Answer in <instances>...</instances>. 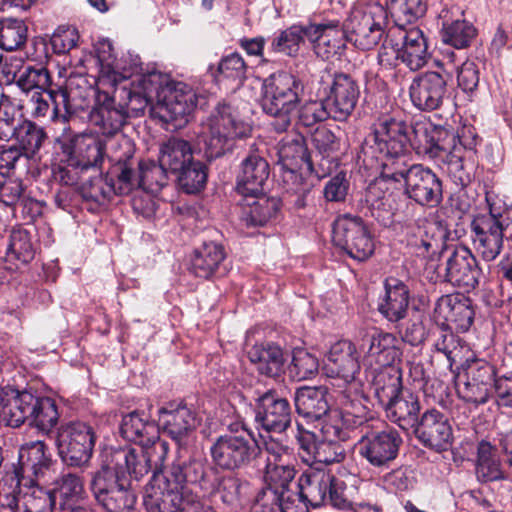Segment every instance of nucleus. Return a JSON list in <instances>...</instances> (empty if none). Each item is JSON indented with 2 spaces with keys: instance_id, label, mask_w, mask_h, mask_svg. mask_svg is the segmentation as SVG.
Listing matches in <instances>:
<instances>
[{
  "instance_id": "1",
  "label": "nucleus",
  "mask_w": 512,
  "mask_h": 512,
  "mask_svg": "<svg viewBox=\"0 0 512 512\" xmlns=\"http://www.w3.org/2000/svg\"><path fill=\"white\" fill-rule=\"evenodd\" d=\"M415 133L418 154L434 159L456 186L464 190L474 181L481 142L474 127L463 126L454 133L441 125L419 124Z\"/></svg>"
},
{
  "instance_id": "2",
  "label": "nucleus",
  "mask_w": 512,
  "mask_h": 512,
  "mask_svg": "<svg viewBox=\"0 0 512 512\" xmlns=\"http://www.w3.org/2000/svg\"><path fill=\"white\" fill-rule=\"evenodd\" d=\"M359 354L349 340L333 344L327 356L325 370L327 376L339 381L337 400L342 407V422L347 427L362 426L368 420V397L363 390L360 374Z\"/></svg>"
},
{
  "instance_id": "3",
  "label": "nucleus",
  "mask_w": 512,
  "mask_h": 512,
  "mask_svg": "<svg viewBox=\"0 0 512 512\" xmlns=\"http://www.w3.org/2000/svg\"><path fill=\"white\" fill-rule=\"evenodd\" d=\"M278 156L283 200L294 210L311 206L315 200L314 184L298 171L305 164L315 174L314 160L308 152L304 137L297 135L293 139L282 140Z\"/></svg>"
},
{
  "instance_id": "4",
  "label": "nucleus",
  "mask_w": 512,
  "mask_h": 512,
  "mask_svg": "<svg viewBox=\"0 0 512 512\" xmlns=\"http://www.w3.org/2000/svg\"><path fill=\"white\" fill-rule=\"evenodd\" d=\"M2 416L6 424L18 428L25 422L49 433L58 423L55 401L32 389L19 390L7 385L0 390Z\"/></svg>"
},
{
  "instance_id": "5",
  "label": "nucleus",
  "mask_w": 512,
  "mask_h": 512,
  "mask_svg": "<svg viewBox=\"0 0 512 512\" xmlns=\"http://www.w3.org/2000/svg\"><path fill=\"white\" fill-rule=\"evenodd\" d=\"M487 213L474 216L471 232L474 248L487 262L495 260L503 249L504 232L512 224L510 207L492 188L485 189Z\"/></svg>"
},
{
  "instance_id": "6",
  "label": "nucleus",
  "mask_w": 512,
  "mask_h": 512,
  "mask_svg": "<svg viewBox=\"0 0 512 512\" xmlns=\"http://www.w3.org/2000/svg\"><path fill=\"white\" fill-rule=\"evenodd\" d=\"M374 396L386 417L404 431H411L421 416L419 396L403 388L398 369L377 373L373 382Z\"/></svg>"
},
{
  "instance_id": "7",
  "label": "nucleus",
  "mask_w": 512,
  "mask_h": 512,
  "mask_svg": "<svg viewBox=\"0 0 512 512\" xmlns=\"http://www.w3.org/2000/svg\"><path fill=\"white\" fill-rule=\"evenodd\" d=\"M209 452L217 469L234 472L250 467L260 456L261 449L254 431L245 422L236 421L215 439Z\"/></svg>"
},
{
  "instance_id": "8",
  "label": "nucleus",
  "mask_w": 512,
  "mask_h": 512,
  "mask_svg": "<svg viewBox=\"0 0 512 512\" xmlns=\"http://www.w3.org/2000/svg\"><path fill=\"white\" fill-rule=\"evenodd\" d=\"M303 90L302 81L288 72L274 73L264 79L260 104L263 112L273 117L270 125L275 132H286L291 126L292 113Z\"/></svg>"
},
{
  "instance_id": "9",
  "label": "nucleus",
  "mask_w": 512,
  "mask_h": 512,
  "mask_svg": "<svg viewBox=\"0 0 512 512\" xmlns=\"http://www.w3.org/2000/svg\"><path fill=\"white\" fill-rule=\"evenodd\" d=\"M296 493V510L308 505L317 508L330 504L339 509L350 505L344 481L321 467L310 468L300 476Z\"/></svg>"
},
{
  "instance_id": "10",
  "label": "nucleus",
  "mask_w": 512,
  "mask_h": 512,
  "mask_svg": "<svg viewBox=\"0 0 512 512\" xmlns=\"http://www.w3.org/2000/svg\"><path fill=\"white\" fill-rule=\"evenodd\" d=\"M90 490L108 512H130L136 504L137 497L128 477L112 465L107 453L101 467L92 474Z\"/></svg>"
},
{
  "instance_id": "11",
  "label": "nucleus",
  "mask_w": 512,
  "mask_h": 512,
  "mask_svg": "<svg viewBox=\"0 0 512 512\" xmlns=\"http://www.w3.org/2000/svg\"><path fill=\"white\" fill-rule=\"evenodd\" d=\"M419 124H432L429 121H416L409 125L401 117L386 115L378 119L364 142L363 152L367 156L383 155L388 153L408 152L411 146L418 154L415 144L416 127Z\"/></svg>"
},
{
  "instance_id": "12",
  "label": "nucleus",
  "mask_w": 512,
  "mask_h": 512,
  "mask_svg": "<svg viewBox=\"0 0 512 512\" xmlns=\"http://www.w3.org/2000/svg\"><path fill=\"white\" fill-rule=\"evenodd\" d=\"M403 439L391 426L372 428L364 426L355 449L362 460L381 471L389 469L397 459Z\"/></svg>"
},
{
  "instance_id": "13",
  "label": "nucleus",
  "mask_w": 512,
  "mask_h": 512,
  "mask_svg": "<svg viewBox=\"0 0 512 512\" xmlns=\"http://www.w3.org/2000/svg\"><path fill=\"white\" fill-rule=\"evenodd\" d=\"M205 153L208 158H218L232 147V141L250 135L251 127L237 120L227 104H219L204 125Z\"/></svg>"
},
{
  "instance_id": "14",
  "label": "nucleus",
  "mask_w": 512,
  "mask_h": 512,
  "mask_svg": "<svg viewBox=\"0 0 512 512\" xmlns=\"http://www.w3.org/2000/svg\"><path fill=\"white\" fill-rule=\"evenodd\" d=\"M325 99L332 109L334 121H347L353 114L359 97L358 81L349 73L324 69L319 80Z\"/></svg>"
},
{
  "instance_id": "15",
  "label": "nucleus",
  "mask_w": 512,
  "mask_h": 512,
  "mask_svg": "<svg viewBox=\"0 0 512 512\" xmlns=\"http://www.w3.org/2000/svg\"><path fill=\"white\" fill-rule=\"evenodd\" d=\"M96 438L94 428L85 422L65 423L57 431L58 454L66 465L82 467L92 457Z\"/></svg>"
},
{
  "instance_id": "16",
  "label": "nucleus",
  "mask_w": 512,
  "mask_h": 512,
  "mask_svg": "<svg viewBox=\"0 0 512 512\" xmlns=\"http://www.w3.org/2000/svg\"><path fill=\"white\" fill-rule=\"evenodd\" d=\"M387 24L388 13L381 5L356 10L346 23L347 39L361 50H370L381 41Z\"/></svg>"
},
{
  "instance_id": "17",
  "label": "nucleus",
  "mask_w": 512,
  "mask_h": 512,
  "mask_svg": "<svg viewBox=\"0 0 512 512\" xmlns=\"http://www.w3.org/2000/svg\"><path fill=\"white\" fill-rule=\"evenodd\" d=\"M333 242L352 259L365 261L374 253V241L364 224L357 216L345 215L338 219L333 228Z\"/></svg>"
},
{
  "instance_id": "18",
  "label": "nucleus",
  "mask_w": 512,
  "mask_h": 512,
  "mask_svg": "<svg viewBox=\"0 0 512 512\" xmlns=\"http://www.w3.org/2000/svg\"><path fill=\"white\" fill-rule=\"evenodd\" d=\"M110 167L106 179L117 195H126L139 186L140 161L135 157L134 144L123 139L119 143V150L110 156Z\"/></svg>"
},
{
  "instance_id": "19",
  "label": "nucleus",
  "mask_w": 512,
  "mask_h": 512,
  "mask_svg": "<svg viewBox=\"0 0 512 512\" xmlns=\"http://www.w3.org/2000/svg\"><path fill=\"white\" fill-rule=\"evenodd\" d=\"M448 74L426 71L415 76L409 86L413 106L422 112L440 109L449 98Z\"/></svg>"
},
{
  "instance_id": "20",
  "label": "nucleus",
  "mask_w": 512,
  "mask_h": 512,
  "mask_svg": "<svg viewBox=\"0 0 512 512\" xmlns=\"http://www.w3.org/2000/svg\"><path fill=\"white\" fill-rule=\"evenodd\" d=\"M254 422L258 429L266 432L283 433L292 422L289 401L276 390L269 389L255 398Z\"/></svg>"
},
{
  "instance_id": "21",
  "label": "nucleus",
  "mask_w": 512,
  "mask_h": 512,
  "mask_svg": "<svg viewBox=\"0 0 512 512\" xmlns=\"http://www.w3.org/2000/svg\"><path fill=\"white\" fill-rule=\"evenodd\" d=\"M196 410L183 401H172L158 410V429L181 447L187 444L192 433L200 425Z\"/></svg>"
},
{
  "instance_id": "22",
  "label": "nucleus",
  "mask_w": 512,
  "mask_h": 512,
  "mask_svg": "<svg viewBox=\"0 0 512 512\" xmlns=\"http://www.w3.org/2000/svg\"><path fill=\"white\" fill-rule=\"evenodd\" d=\"M154 473L181 492H193L191 486L202 491L212 487L209 481L212 471H208L205 463L196 458H177L165 470Z\"/></svg>"
},
{
  "instance_id": "23",
  "label": "nucleus",
  "mask_w": 512,
  "mask_h": 512,
  "mask_svg": "<svg viewBox=\"0 0 512 512\" xmlns=\"http://www.w3.org/2000/svg\"><path fill=\"white\" fill-rule=\"evenodd\" d=\"M411 431L424 447L436 452L447 451L453 442L449 418L435 408L425 410Z\"/></svg>"
},
{
  "instance_id": "24",
  "label": "nucleus",
  "mask_w": 512,
  "mask_h": 512,
  "mask_svg": "<svg viewBox=\"0 0 512 512\" xmlns=\"http://www.w3.org/2000/svg\"><path fill=\"white\" fill-rule=\"evenodd\" d=\"M434 318L449 331L467 332L475 318L473 302L461 293L442 295L436 301Z\"/></svg>"
},
{
  "instance_id": "25",
  "label": "nucleus",
  "mask_w": 512,
  "mask_h": 512,
  "mask_svg": "<svg viewBox=\"0 0 512 512\" xmlns=\"http://www.w3.org/2000/svg\"><path fill=\"white\" fill-rule=\"evenodd\" d=\"M119 430L124 439L143 448L152 447V451L158 455L159 460L165 461L169 444L160 439V431L154 421L134 411L123 416Z\"/></svg>"
},
{
  "instance_id": "26",
  "label": "nucleus",
  "mask_w": 512,
  "mask_h": 512,
  "mask_svg": "<svg viewBox=\"0 0 512 512\" xmlns=\"http://www.w3.org/2000/svg\"><path fill=\"white\" fill-rule=\"evenodd\" d=\"M408 199L425 208H435L443 200V184L440 177L429 167L418 164L403 184Z\"/></svg>"
},
{
  "instance_id": "27",
  "label": "nucleus",
  "mask_w": 512,
  "mask_h": 512,
  "mask_svg": "<svg viewBox=\"0 0 512 512\" xmlns=\"http://www.w3.org/2000/svg\"><path fill=\"white\" fill-rule=\"evenodd\" d=\"M482 271L476 257L467 247L454 249L446 258L444 281L469 292L479 284Z\"/></svg>"
},
{
  "instance_id": "28",
  "label": "nucleus",
  "mask_w": 512,
  "mask_h": 512,
  "mask_svg": "<svg viewBox=\"0 0 512 512\" xmlns=\"http://www.w3.org/2000/svg\"><path fill=\"white\" fill-rule=\"evenodd\" d=\"M110 458L112 465L116 466L121 474L128 477L129 481H140L152 469V463L155 468L162 465L164 461H160L158 455L149 448H118L111 449L106 452Z\"/></svg>"
},
{
  "instance_id": "29",
  "label": "nucleus",
  "mask_w": 512,
  "mask_h": 512,
  "mask_svg": "<svg viewBox=\"0 0 512 512\" xmlns=\"http://www.w3.org/2000/svg\"><path fill=\"white\" fill-rule=\"evenodd\" d=\"M52 466L51 453L43 441L25 443L19 449L18 466L13 469L12 480L16 481L18 487L25 477L35 479L45 477Z\"/></svg>"
},
{
  "instance_id": "30",
  "label": "nucleus",
  "mask_w": 512,
  "mask_h": 512,
  "mask_svg": "<svg viewBox=\"0 0 512 512\" xmlns=\"http://www.w3.org/2000/svg\"><path fill=\"white\" fill-rule=\"evenodd\" d=\"M30 105L33 118H48L54 123H67L74 114L69 94L64 88L35 91L30 99Z\"/></svg>"
},
{
  "instance_id": "31",
  "label": "nucleus",
  "mask_w": 512,
  "mask_h": 512,
  "mask_svg": "<svg viewBox=\"0 0 512 512\" xmlns=\"http://www.w3.org/2000/svg\"><path fill=\"white\" fill-rule=\"evenodd\" d=\"M194 492H181L153 473L144 497L147 512H186L187 496Z\"/></svg>"
},
{
  "instance_id": "32",
  "label": "nucleus",
  "mask_w": 512,
  "mask_h": 512,
  "mask_svg": "<svg viewBox=\"0 0 512 512\" xmlns=\"http://www.w3.org/2000/svg\"><path fill=\"white\" fill-rule=\"evenodd\" d=\"M399 340L392 333L374 330L366 333L362 339V348L365 350V360L369 365L376 364L378 373L395 369L393 364L400 360L402 352Z\"/></svg>"
},
{
  "instance_id": "33",
  "label": "nucleus",
  "mask_w": 512,
  "mask_h": 512,
  "mask_svg": "<svg viewBox=\"0 0 512 512\" xmlns=\"http://www.w3.org/2000/svg\"><path fill=\"white\" fill-rule=\"evenodd\" d=\"M197 104L195 92L184 83H177L169 89L159 106L160 119L165 123L181 127L188 122L187 116L191 114Z\"/></svg>"
},
{
  "instance_id": "34",
  "label": "nucleus",
  "mask_w": 512,
  "mask_h": 512,
  "mask_svg": "<svg viewBox=\"0 0 512 512\" xmlns=\"http://www.w3.org/2000/svg\"><path fill=\"white\" fill-rule=\"evenodd\" d=\"M127 112L116 101V95L100 93L95 106L89 113L90 124L103 136H114L127 123Z\"/></svg>"
},
{
  "instance_id": "35",
  "label": "nucleus",
  "mask_w": 512,
  "mask_h": 512,
  "mask_svg": "<svg viewBox=\"0 0 512 512\" xmlns=\"http://www.w3.org/2000/svg\"><path fill=\"white\" fill-rule=\"evenodd\" d=\"M312 145L315 149L312 160L315 175L324 178L330 175L339 165L341 139L326 127H319L312 134Z\"/></svg>"
},
{
  "instance_id": "36",
  "label": "nucleus",
  "mask_w": 512,
  "mask_h": 512,
  "mask_svg": "<svg viewBox=\"0 0 512 512\" xmlns=\"http://www.w3.org/2000/svg\"><path fill=\"white\" fill-rule=\"evenodd\" d=\"M209 481L212 487L203 492L218 498L227 509L237 511L244 505L250 490L247 481L235 475H219L213 471Z\"/></svg>"
},
{
  "instance_id": "37",
  "label": "nucleus",
  "mask_w": 512,
  "mask_h": 512,
  "mask_svg": "<svg viewBox=\"0 0 512 512\" xmlns=\"http://www.w3.org/2000/svg\"><path fill=\"white\" fill-rule=\"evenodd\" d=\"M269 175L270 166L266 159L257 154H250L241 163L236 190L243 197L259 196L264 193V185Z\"/></svg>"
},
{
  "instance_id": "38",
  "label": "nucleus",
  "mask_w": 512,
  "mask_h": 512,
  "mask_svg": "<svg viewBox=\"0 0 512 512\" xmlns=\"http://www.w3.org/2000/svg\"><path fill=\"white\" fill-rule=\"evenodd\" d=\"M321 432L323 438L313 447V454L307 457V465L310 468L338 463L345 457L343 448L338 444V441H343L347 437L342 428L326 423L322 426Z\"/></svg>"
},
{
  "instance_id": "39",
  "label": "nucleus",
  "mask_w": 512,
  "mask_h": 512,
  "mask_svg": "<svg viewBox=\"0 0 512 512\" xmlns=\"http://www.w3.org/2000/svg\"><path fill=\"white\" fill-rule=\"evenodd\" d=\"M346 32L338 24L308 25V40L318 57L329 60L344 49Z\"/></svg>"
},
{
  "instance_id": "40",
  "label": "nucleus",
  "mask_w": 512,
  "mask_h": 512,
  "mask_svg": "<svg viewBox=\"0 0 512 512\" xmlns=\"http://www.w3.org/2000/svg\"><path fill=\"white\" fill-rule=\"evenodd\" d=\"M385 294L379 300L378 311L390 322H399L408 313L409 289L397 278H387L384 282Z\"/></svg>"
},
{
  "instance_id": "41",
  "label": "nucleus",
  "mask_w": 512,
  "mask_h": 512,
  "mask_svg": "<svg viewBox=\"0 0 512 512\" xmlns=\"http://www.w3.org/2000/svg\"><path fill=\"white\" fill-rule=\"evenodd\" d=\"M248 358L261 375L277 378L284 373V352L273 342L255 344L249 349Z\"/></svg>"
},
{
  "instance_id": "42",
  "label": "nucleus",
  "mask_w": 512,
  "mask_h": 512,
  "mask_svg": "<svg viewBox=\"0 0 512 512\" xmlns=\"http://www.w3.org/2000/svg\"><path fill=\"white\" fill-rule=\"evenodd\" d=\"M295 468L290 464L272 463L266 465L265 483L266 489L276 492L284 498V501L296 505L298 481H294Z\"/></svg>"
},
{
  "instance_id": "43",
  "label": "nucleus",
  "mask_w": 512,
  "mask_h": 512,
  "mask_svg": "<svg viewBox=\"0 0 512 512\" xmlns=\"http://www.w3.org/2000/svg\"><path fill=\"white\" fill-rule=\"evenodd\" d=\"M3 506L9 512H52L57 507L49 489L40 486H33L18 495H6Z\"/></svg>"
},
{
  "instance_id": "44",
  "label": "nucleus",
  "mask_w": 512,
  "mask_h": 512,
  "mask_svg": "<svg viewBox=\"0 0 512 512\" xmlns=\"http://www.w3.org/2000/svg\"><path fill=\"white\" fill-rule=\"evenodd\" d=\"M294 403L297 413L311 421L320 420L325 416L330 406L325 387H301L296 390Z\"/></svg>"
},
{
  "instance_id": "45",
  "label": "nucleus",
  "mask_w": 512,
  "mask_h": 512,
  "mask_svg": "<svg viewBox=\"0 0 512 512\" xmlns=\"http://www.w3.org/2000/svg\"><path fill=\"white\" fill-rule=\"evenodd\" d=\"M241 221L247 227H261L274 219L279 211V201L264 193L256 197H244Z\"/></svg>"
},
{
  "instance_id": "46",
  "label": "nucleus",
  "mask_w": 512,
  "mask_h": 512,
  "mask_svg": "<svg viewBox=\"0 0 512 512\" xmlns=\"http://www.w3.org/2000/svg\"><path fill=\"white\" fill-rule=\"evenodd\" d=\"M49 491L58 507L77 504L84 499V479L78 473L63 472L52 481Z\"/></svg>"
},
{
  "instance_id": "47",
  "label": "nucleus",
  "mask_w": 512,
  "mask_h": 512,
  "mask_svg": "<svg viewBox=\"0 0 512 512\" xmlns=\"http://www.w3.org/2000/svg\"><path fill=\"white\" fill-rule=\"evenodd\" d=\"M225 258L226 253L221 244L204 242L194 250L190 270L195 276L208 279L216 273Z\"/></svg>"
},
{
  "instance_id": "48",
  "label": "nucleus",
  "mask_w": 512,
  "mask_h": 512,
  "mask_svg": "<svg viewBox=\"0 0 512 512\" xmlns=\"http://www.w3.org/2000/svg\"><path fill=\"white\" fill-rule=\"evenodd\" d=\"M95 48L99 65L100 83L114 87L130 77L131 73L128 70L123 69V71H119L120 66L110 40L103 39L99 41Z\"/></svg>"
},
{
  "instance_id": "49",
  "label": "nucleus",
  "mask_w": 512,
  "mask_h": 512,
  "mask_svg": "<svg viewBox=\"0 0 512 512\" xmlns=\"http://www.w3.org/2000/svg\"><path fill=\"white\" fill-rule=\"evenodd\" d=\"M475 473L477 479L482 483L506 479L497 448L486 440L478 443Z\"/></svg>"
},
{
  "instance_id": "50",
  "label": "nucleus",
  "mask_w": 512,
  "mask_h": 512,
  "mask_svg": "<svg viewBox=\"0 0 512 512\" xmlns=\"http://www.w3.org/2000/svg\"><path fill=\"white\" fill-rule=\"evenodd\" d=\"M371 157L379 162L380 179L383 182L404 184L408 179V174L418 165L410 161L408 152L388 153Z\"/></svg>"
},
{
  "instance_id": "51",
  "label": "nucleus",
  "mask_w": 512,
  "mask_h": 512,
  "mask_svg": "<svg viewBox=\"0 0 512 512\" xmlns=\"http://www.w3.org/2000/svg\"><path fill=\"white\" fill-rule=\"evenodd\" d=\"M193 159L192 146L184 139L171 137L160 147L159 161L171 174L182 170Z\"/></svg>"
},
{
  "instance_id": "52",
  "label": "nucleus",
  "mask_w": 512,
  "mask_h": 512,
  "mask_svg": "<svg viewBox=\"0 0 512 512\" xmlns=\"http://www.w3.org/2000/svg\"><path fill=\"white\" fill-rule=\"evenodd\" d=\"M380 183L370 184L366 190L365 202L366 209L365 215H370L381 226L390 227L394 223V209L392 206V199L390 195H385Z\"/></svg>"
},
{
  "instance_id": "53",
  "label": "nucleus",
  "mask_w": 512,
  "mask_h": 512,
  "mask_svg": "<svg viewBox=\"0 0 512 512\" xmlns=\"http://www.w3.org/2000/svg\"><path fill=\"white\" fill-rule=\"evenodd\" d=\"M434 230L433 225L409 224L406 226V243L417 256L429 258L440 248V239L435 237Z\"/></svg>"
},
{
  "instance_id": "54",
  "label": "nucleus",
  "mask_w": 512,
  "mask_h": 512,
  "mask_svg": "<svg viewBox=\"0 0 512 512\" xmlns=\"http://www.w3.org/2000/svg\"><path fill=\"white\" fill-rule=\"evenodd\" d=\"M246 73L245 60L239 53L233 52L221 58L215 79L219 84L230 86L234 90L243 85L247 78Z\"/></svg>"
},
{
  "instance_id": "55",
  "label": "nucleus",
  "mask_w": 512,
  "mask_h": 512,
  "mask_svg": "<svg viewBox=\"0 0 512 512\" xmlns=\"http://www.w3.org/2000/svg\"><path fill=\"white\" fill-rule=\"evenodd\" d=\"M79 193L86 209L93 213L106 205L111 196L116 194L106 177L102 175L90 177L89 180L81 185Z\"/></svg>"
},
{
  "instance_id": "56",
  "label": "nucleus",
  "mask_w": 512,
  "mask_h": 512,
  "mask_svg": "<svg viewBox=\"0 0 512 512\" xmlns=\"http://www.w3.org/2000/svg\"><path fill=\"white\" fill-rule=\"evenodd\" d=\"M305 39H308V26L292 25L272 37L270 50L274 53L295 57Z\"/></svg>"
},
{
  "instance_id": "57",
  "label": "nucleus",
  "mask_w": 512,
  "mask_h": 512,
  "mask_svg": "<svg viewBox=\"0 0 512 512\" xmlns=\"http://www.w3.org/2000/svg\"><path fill=\"white\" fill-rule=\"evenodd\" d=\"M28 37V26L22 19H0V49L8 52L21 49Z\"/></svg>"
},
{
  "instance_id": "58",
  "label": "nucleus",
  "mask_w": 512,
  "mask_h": 512,
  "mask_svg": "<svg viewBox=\"0 0 512 512\" xmlns=\"http://www.w3.org/2000/svg\"><path fill=\"white\" fill-rule=\"evenodd\" d=\"M388 9L394 27H406L422 18L427 12L426 0H390Z\"/></svg>"
},
{
  "instance_id": "59",
  "label": "nucleus",
  "mask_w": 512,
  "mask_h": 512,
  "mask_svg": "<svg viewBox=\"0 0 512 512\" xmlns=\"http://www.w3.org/2000/svg\"><path fill=\"white\" fill-rule=\"evenodd\" d=\"M14 78L16 86L24 93L52 89V76L43 66H23Z\"/></svg>"
},
{
  "instance_id": "60",
  "label": "nucleus",
  "mask_w": 512,
  "mask_h": 512,
  "mask_svg": "<svg viewBox=\"0 0 512 512\" xmlns=\"http://www.w3.org/2000/svg\"><path fill=\"white\" fill-rule=\"evenodd\" d=\"M17 146L25 153V157L36 154L47 139L44 128L30 120H22L13 138Z\"/></svg>"
},
{
  "instance_id": "61",
  "label": "nucleus",
  "mask_w": 512,
  "mask_h": 512,
  "mask_svg": "<svg viewBox=\"0 0 512 512\" xmlns=\"http://www.w3.org/2000/svg\"><path fill=\"white\" fill-rule=\"evenodd\" d=\"M174 175L183 192L196 194L206 186L208 168L202 161L193 159Z\"/></svg>"
},
{
  "instance_id": "62",
  "label": "nucleus",
  "mask_w": 512,
  "mask_h": 512,
  "mask_svg": "<svg viewBox=\"0 0 512 512\" xmlns=\"http://www.w3.org/2000/svg\"><path fill=\"white\" fill-rule=\"evenodd\" d=\"M87 172L91 168H99L103 162V144L93 138L77 140L73 151L69 154Z\"/></svg>"
},
{
  "instance_id": "63",
  "label": "nucleus",
  "mask_w": 512,
  "mask_h": 512,
  "mask_svg": "<svg viewBox=\"0 0 512 512\" xmlns=\"http://www.w3.org/2000/svg\"><path fill=\"white\" fill-rule=\"evenodd\" d=\"M169 171L163 164L154 161H140L139 165V186L143 191L154 194L158 193L167 185Z\"/></svg>"
},
{
  "instance_id": "64",
  "label": "nucleus",
  "mask_w": 512,
  "mask_h": 512,
  "mask_svg": "<svg viewBox=\"0 0 512 512\" xmlns=\"http://www.w3.org/2000/svg\"><path fill=\"white\" fill-rule=\"evenodd\" d=\"M475 36L476 29L466 20L444 23L441 31L443 42L457 49L468 47Z\"/></svg>"
}]
</instances>
